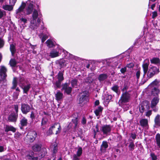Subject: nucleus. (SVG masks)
<instances>
[{
    "label": "nucleus",
    "mask_w": 160,
    "mask_h": 160,
    "mask_svg": "<svg viewBox=\"0 0 160 160\" xmlns=\"http://www.w3.org/2000/svg\"><path fill=\"white\" fill-rule=\"evenodd\" d=\"M27 135L29 137V139L31 142H33L36 138L37 134L35 131H31L28 133Z\"/></svg>",
    "instance_id": "nucleus-12"
},
{
    "label": "nucleus",
    "mask_w": 160,
    "mask_h": 160,
    "mask_svg": "<svg viewBox=\"0 0 160 160\" xmlns=\"http://www.w3.org/2000/svg\"><path fill=\"white\" fill-rule=\"evenodd\" d=\"M62 51L64 54V57L66 58H68L69 59L71 57V56L72 55V54L69 53L67 51L63 49L62 48Z\"/></svg>",
    "instance_id": "nucleus-36"
},
{
    "label": "nucleus",
    "mask_w": 160,
    "mask_h": 160,
    "mask_svg": "<svg viewBox=\"0 0 160 160\" xmlns=\"http://www.w3.org/2000/svg\"><path fill=\"white\" fill-rule=\"evenodd\" d=\"M103 108L101 106H99L94 111V112L96 116L98 117V118H99L101 114L102 113V112Z\"/></svg>",
    "instance_id": "nucleus-24"
},
{
    "label": "nucleus",
    "mask_w": 160,
    "mask_h": 160,
    "mask_svg": "<svg viewBox=\"0 0 160 160\" xmlns=\"http://www.w3.org/2000/svg\"><path fill=\"white\" fill-rule=\"evenodd\" d=\"M87 120L84 117H83L81 121V123L83 125H85L86 123Z\"/></svg>",
    "instance_id": "nucleus-60"
},
{
    "label": "nucleus",
    "mask_w": 160,
    "mask_h": 160,
    "mask_svg": "<svg viewBox=\"0 0 160 160\" xmlns=\"http://www.w3.org/2000/svg\"><path fill=\"white\" fill-rule=\"evenodd\" d=\"M62 81H59L58 80L56 81L55 84V87L56 88H60Z\"/></svg>",
    "instance_id": "nucleus-46"
},
{
    "label": "nucleus",
    "mask_w": 160,
    "mask_h": 160,
    "mask_svg": "<svg viewBox=\"0 0 160 160\" xmlns=\"http://www.w3.org/2000/svg\"><path fill=\"white\" fill-rule=\"evenodd\" d=\"M78 117H76L72 120V122L74 125V130L76 129L78 127Z\"/></svg>",
    "instance_id": "nucleus-33"
},
{
    "label": "nucleus",
    "mask_w": 160,
    "mask_h": 160,
    "mask_svg": "<svg viewBox=\"0 0 160 160\" xmlns=\"http://www.w3.org/2000/svg\"><path fill=\"white\" fill-rule=\"evenodd\" d=\"M72 89V88L69 86V84L66 83L62 85V90L64 91V93L69 94L71 92Z\"/></svg>",
    "instance_id": "nucleus-13"
},
{
    "label": "nucleus",
    "mask_w": 160,
    "mask_h": 160,
    "mask_svg": "<svg viewBox=\"0 0 160 160\" xmlns=\"http://www.w3.org/2000/svg\"><path fill=\"white\" fill-rule=\"evenodd\" d=\"M118 88L119 87L118 86V85H114L111 88V89L112 90L115 92L117 93L118 94Z\"/></svg>",
    "instance_id": "nucleus-48"
},
{
    "label": "nucleus",
    "mask_w": 160,
    "mask_h": 160,
    "mask_svg": "<svg viewBox=\"0 0 160 160\" xmlns=\"http://www.w3.org/2000/svg\"><path fill=\"white\" fill-rule=\"evenodd\" d=\"M28 19L25 18H22L20 19V20L23 23V24H25L28 21Z\"/></svg>",
    "instance_id": "nucleus-58"
},
{
    "label": "nucleus",
    "mask_w": 160,
    "mask_h": 160,
    "mask_svg": "<svg viewBox=\"0 0 160 160\" xmlns=\"http://www.w3.org/2000/svg\"><path fill=\"white\" fill-rule=\"evenodd\" d=\"M135 145L133 142H130L129 146V148L131 149H134Z\"/></svg>",
    "instance_id": "nucleus-59"
},
{
    "label": "nucleus",
    "mask_w": 160,
    "mask_h": 160,
    "mask_svg": "<svg viewBox=\"0 0 160 160\" xmlns=\"http://www.w3.org/2000/svg\"><path fill=\"white\" fill-rule=\"evenodd\" d=\"M136 134L135 132H132L130 133V138L133 140H134L136 138Z\"/></svg>",
    "instance_id": "nucleus-57"
},
{
    "label": "nucleus",
    "mask_w": 160,
    "mask_h": 160,
    "mask_svg": "<svg viewBox=\"0 0 160 160\" xmlns=\"http://www.w3.org/2000/svg\"><path fill=\"white\" fill-rule=\"evenodd\" d=\"M157 144L160 148V134L159 133L157 134L156 136Z\"/></svg>",
    "instance_id": "nucleus-44"
},
{
    "label": "nucleus",
    "mask_w": 160,
    "mask_h": 160,
    "mask_svg": "<svg viewBox=\"0 0 160 160\" xmlns=\"http://www.w3.org/2000/svg\"><path fill=\"white\" fill-rule=\"evenodd\" d=\"M32 150H41L43 148L41 144L40 143H36L32 147Z\"/></svg>",
    "instance_id": "nucleus-25"
},
{
    "label": "nucleus",
    "mask_w": 160,
    "mask_h": 160,
    "mask_svg": "<svg viewBox=\"0 0 160 160\" xmlns=\"http://www.w3.org/2000/svg\"><path fill=\"white\" fill-rule=\"evenodd\" d=\"M92 81L93 79L90 75H88L86 79H85V82L87 83H90L92 82Z\"/></svg>",
    "instance_id": "nucleus-45"
},
{
    "label": "nucleus",
    "mask_w": 160,
    "mask_h": 160,
    "mask_svg": "<svg viewBox=\"0 0 160 160\" xmlns=\"http://www.w3.org/2000/svg\"><path fill=\"white\" fill-rule=\"evenodd\" d=\"M2 8L8 11H12L13 8V7L12 5H4L2 6Z\"/></svg>",
    "instance_id": "nucleus-34"
},
{
    "label": "nucleus",
    "mask_w": 160,
    "mask_h": 160,
    "mask_svg": "<svg viewBox=\"0 0 160 160\" xmlns=\"http://www.w3.org/2000/svg\"><path fill=\"white\" fill-rule=\"evenodd\" d=\"M58 125V130L56 131V134H57L60 133L62 129L61 127L60 124L58 122H56L52 125L49 128L48 130L47 131L46 134L47 135L50 136L53 134V130L56 128V126Z\"/></svg>",
    "instance_id": "nucleus-5"
},
{
    "label": "nucleus",
    "mask_w": 160,
    "mask_h": 160,
    "mask_svg": "<svg viewBox=\"0 0 160 160\" xmlns=\"http://www.w3.org/2000/svg\"><path fill=\"white\" fill-rule=\"evenodd\" d=\"M4 44V40L0 38V48L3 47Z\"/></svg>",
    "instance_id": "nucleus-61"
},
{
    "label": "nucleus",
    "mask_w": 160,
    "mask_h": 160,
    "mask_svg": "<svg viewBox=\"0 0 160 160\" xmlns=\"http://www.w3.org/2000/svg\"><path fill=\"white\" fill-rule=\"evenodd\" d=\"M140 125L145 129H148V120L146 119H142L140 121Z\"/></svg>",
    "instance_id": "nucleus-19"
},
{
    "label": "nucleus",
    "mask_w": 160,
    "mask_h": 160,
    "mask_svg": "<svg viewBox=\"0 0 160 160\" xmlns=\"http://www.w3.org/2000/svg\"><path fill=\"white\" fill-rule=\"evenodd\" d=\"M112 95L108 94H106L104 97V99L105 101L109 102L112 99Z\"/></svg>",
    "instance_id": "nucleus-38"
},
{
    "label": "nucleus",
    "mask_w": 160,
    "mask_h": 160,
    "mask_svg": "<svg viewBox=\"0 0 160 160\" xmlns=\"http://www.w3.org/2000/svg\"><path fill=\"white\" fill-rule=\"evenodd\" d=\"M27 157L29 159H32V160H37L38 159L37 157H34L33 156H31L29 155H27Z\"/></svg>",
    "instance_id": "nucleus-55"
},
{
    "label": "nucleus",
    "mask_w": 160,
    "mask_h": 160,
    "mask_svg": "<svg viewBox=\"0 0 160 160\" xmlns=\"http://www.w3.org/2000/svg\"><path fill=\"white\" fill-rule=\"evenodd\" d=\"M99 131V126L97 124L95 126V127L93 129L94 138L95 137L96 135L97 134V133Z\"/></svg>",
    "instance_id": "nucleus-43"
},
{
    "label": "nucleus",
    "mask_w": 160,
    "mask_h": 160,
    "mask_svg": "<svg viewBox=\"0 0 160 160\" xmlns=\"http://www.w3.org/2000/svg\"><path fill=\"white\" fill-rule=\"evenodd\" d=\"M151 63L152 64L158 65L160 64V60L158 58H153L150 59Z\"/></svg>",
    "instance_id": "nucleus-27"
},
{
    "label": "nucleus",
    "mask_w": 160,
    "mask_h": 160,
    "mask_svg": "<svg viewBox=\"0 0 160 160\" xmlns=\"http://www.w3.org/2000/svg\"><path fill=\"white\" fill-rule=\"evenodd\" d=\"M13 107L15 111V113L18 114V105L17 104H14L13 105Z\"/></svg>",
    "instance_id": "nucleus-56"
},
{
    "label": "nucleus",
    "mask_w": 160,
    "mask_h": 160,
    "mask_svg": "<svg viewBox=\"0 0 160 160\" xmlns=\"http://www.w3.org/2000/svg\"><path fill=\"white\" fill-rule=\"evenodd\" d=\"M17 62L14 59H11L9 62L10 66L12 67H15L17 64Z\"/></svg>",
    "instance_id": "nucleus-42"
},
{
    "label": "nucleus",
    "mask_w": 160,
    "mask_h": 160,
    "mask_svg": "<svg viewBox=\"0 0 160 160\" xmlns=\"http://www.w3.org/2000/svg\"><path fill=\"white\" fill-rule=\"evenodd\" d=\"M7 68L3 66H0V81H4L7 77Z\"/></svg>",
    "instance_id": "nucleus-9"
},
{
    "label": "nucleus",
    "mask_w": 160,
    "mask_h": 160,
    "mask_svg": "<svg viewBox=\"0 0 160 160\" xmlns=\"http://www.w3.org/2000/svg\"><path fill=\"white\" fill-rule=\"evenodd\" d=\"M48 121V119L45 117H43L42 119L41 125H45L47 123Z\"/></svg>",
    "instance_id": "nucleus-49"
},
{
    "label": "nucleus",
    "mask_w": 160,
    "mask_h": 160,
    "mask_svg": "<svg viewBox=\"0 0 160 160\" xmlns=\"http://www.w3.org/2000/svg\"><path fill=\"white\" fill-rule=\"evenodd\" d=\"M21 111L22 113L24 114H27L30 112L31 109L30 106L27 103H22L21 104Z\"/></svg>",
    "instance_id": "nucleus-8"
},
{
    "label": "nucleus",
    "mask_w": 160,
    "mask_h": 160,
    "mask_svg": "<svg viewBox=\"0 0 160 160\" xmlns=\"http://www.w3.org/2000/svg\"><path fill=\"white\" fill-rule=\"evenodd\" d=\"M5 14V12L3 10L0 9V19L2 18Z\"/></svg>",
    "instance_id": "nucleus-54"
},
{
    "label": "nucleus",
    "mask_w": 160,
    "mask_h": 160,
    "mask_svg": "<svg viewBox=\"0 0 160 160\" xmlns=\"http://www.w3.org/2000/svg\"><path fill=\"white\" fill-rule=\"evenodd\" d=\"M17 80L18 84L21 87L24 84L28 82L27 80L22 77H20Z\"/></svg>",
    "instance_id": "nucleus-20"
},
{
    "label": "nucleus",
    "mask_w": 160,
    "mask_h": 160,
    "mask_svg": "<svg viewBox=\"0 0 160 160\" xmlns=\"http://www.w3.org/2000/svg\"><path fill=\"white\" fill-rule=\"evenodd\" d=\"M56 99L58 102L61 103L64 97L63 94L60 91L58 92L55 94Z\"/></svg>",
    "instance_id": "nucleus-17"
},
{
    "label": "nucleus",
    "mask_w": 160,
    "mask_h": 160,
    "mask_svg": "<svg viewBox=\"0 0 160 160\" xmlns=\"http://www.w3.org/2000/svg\"><path fill=\"white\" fill-rule=\"evenodd\" d=\"M38 8L36 10L40 9ZM34 2L30 0H28L26 3L22 2L21 5L20 7L16 10V17L17 18H19L20 17L23 15L25 13L24 11H25L27 15H29L32 13V11L34 12L35 10L34 9ZM33 12H32L33 13Z\"/></svg>",
    "instance_id": "nucleus-3"
},
{
    "label": "nucleus",
    "mask_w": 160,
    "mask_h": 160,
    "mask_svg": "<svg viewBox=\"0 0 160 160\" xmlns=\"http://www.w3.org/2000/svg\"><path fill=\"white\" fill-rule=\"evenodd\" d=\"M64 70H61L59 71L57 75V78L59 81H62L64 80L63 74Z\"/></svg>",
    "instance_id": "nucleus-28"
},
{
    "label": "nucleus",
    "mask_w": 160,
    "mask_h": 160,
    "mask_svg": "<svg viewBox=\"0 0 160 160\" xmlns=\"http://www.w3.org/2000/svg\"><path fill=\"white\" fill-rule=\"evenodd\" d=\"M149 61L148 59H145L142 64V68L143 72V78L142 80V84L145 83L149 78H152L155 75L157 74L159 72L158 68L152 66L149 67Z\"/></svg>",
    "instance_id": "nucleus-2"
},
{
    "label": "nucleus",
    "mask_w": 160,
    "mask_h": 160,
    "mask_svg": "<svg viewBox=\"0 0 160 160\" xmlns=\"http://www.w3.org/2000/svg\"><path fill=\"white\" fill-rule=\"evenodd\" d=\"M32 16V18L30 19L29 28L34 30L37 29L40 24V32L44 33H47V28L44 26L43 22H40L41 18L42 16L40 11L39 9L35 10Z\"/></svg>",
    "instance_id": "nucleus-1"
},
{
    "label": "nucleus",
    "mask_w": 160,
    "mask_h": 160,
    "mask_svg": "<svg viewBox=\"0 0 160 160\" xmlns=\"http://www.w3.org/2000/svg\"><path fill=\"white\" fill-rule=\"evenodd\" d=\"M148 39L149 40H147V41L148 42H152L154 40L155 38L153 37L152 35H150L149 36L147 35L146 38V39Z\"/></svg>",
    "instance_id": "nucleus-47"
},
{
    "label": "nucleus",
    "mask_w": 160,
    "mask_h": 160,
    "mask_svg": "<svg viewBox=\"0 0 160 160\" xmlns=\"http://www.w3.org/2000/svg\"><path fill=\"white\" fill-rule=\"evenodd\" d=\"M71 82L72 86L74 87L77 85V80L76 79H74L71 80Z\"/></svg>",
    "instance_id": "nucleus-52"
},
{
    "label": "nucleus",
    "mask_w": 160,
    "mask_h": 160,
    "mask_svg": "<svg viewBox=\"0 0 160 160\" xmlns=\"http://www.w3.org/2000/svg\"><path fill=\"white\" fill-rule=\"evenodd\" d=\"M158 82L157 80L153 81L150 85L152 86V87H157L158 86Z\"/></svg>",
    "instance_id": "nucleus-51"
},
{
    "label": "nucleus",
    "mask_w": 160,
    "mask_h": 160,
    "mask_svg": "<svg viewBox=\"0 0 160 160\" xmlns=\"http://www.w3.org/2000/svg\"><path fill=\"white\" fill-rule=\"evenodd\" d=\"M154 121L155 126L160 127V115L159 114L157 115L154 118Z\"/></svg>",
    "instance_id": "nucleus-26"
},
{
    "label": "nucleus",
    "mask_w": 160,
    "mask_h": 160,
    "mask_svg": "<svg viewBox=\"0 0 160 160\" xmlns=\"http://www.w3.org/2000/svg\"><path fill=\"white\" fill-rule=\"evenodd\" d=\"M82 151H78L77 154H74L73 156V160H79L78 157H79L82 154Z\"/></svg>",
    "instance_id": "nucleus-35"
},
{
    "label": "nucleus",
    "mask_w": 160,
    "mask_h": 160,
    "mask_svg": "<svg viewBox=\"0 0 160 160\" xmlns=\"http://www.w3.org/2000/svg\"><path fill=\"white\" fill-rule=\"evenodd\" d=\"M62 50V48L58 46L56 48L52 50L50 53L49 56L52 58L58 56L60 54Z\"/></svg>",
    "instance_id": "nucleus-6"
},
{
    "label": "nucleus",
    "mask_w": 160,
    "mask_h": 160,
    "mask_svg": "<svg viewBox=\"0 0 160 160\" xmlns=\"http://www.w3.org/2000/svg\"><path fill=\"white\" fill-rule=\"evenodd\" d=\"M151 156L152 157V160H156L157 159L156 156L153 153L151 154Z\"/></svg>",
    "instance_id": "nucleus-64"
},
{
    "label": "nucleus",
    "mask_w": 160,
    "mask_h": 160,
    "mask_svg": "<svg viewBox=\"0 0 160 160\" xmlns=\"http://www.w3.org/2000/svg\"><path fill=\"white\" fill-rule=\"evenodd\" d=\"M10 49L12 55L13 56L16 51L15 46L13 44H11L10 45Z\"/></svg>",
    "instance_id": "nucleus-41"
},
{
    "label": "nucleus",
    "mask_w": 160,
    "mask_h": 160,
    "mask_svg": "<svg viewBox=\"0 0 160 160\" xmlns=\"http://www.w3.org/2000/svg\"><path fill=\"white\" fill-rule=\"evenodd\" d=\"M49 48H52L54 45V43L51 40H48L46 42Z\"/></svg>",
    "instance_id": "nucleus-40"
},
{
    "label": "nucleus",
    "mask_w": 160,
    "mask_h": 160,
    "mask_svg": "<svg viewBox=\"0 0 160 160\" xmlns=\"http://www.w3.org/2000/svg\"><path fill=\"white\" fill-rule=\"evenodd\" d=\"M159 101L158 97H157L154 98L151 102V107L153 108L158 103Z\"/></svg>",
    "instance_id": "nucleus-22"
},
{
    "label": "nucleus",
    "mask_w": 160,
    "mask_h": 160,
    "mask_svg": "<svg viewBox=\"0 0 160 160\" xmlns=\"http://www.w3.org/2000/svg\"><path fill=\"white\" fill-rule=\"evenodd\" d=\"M68 63V61H66L64 59L60 60L59 62V65L61 68L65 67Z\"/></svg>",
    "instance_id": "nucleus-31"
},
{
    "label": "nucleus",
    "mask_w": 160,
    "mask_h": 160,
    "mask_svg": "<svg viewBox=\"0 0 160 160\" xmlns=\"http://www.w3.org/2000/svg\"><path fill=\"white\" fill-rule=\"evenodd\" d=\"M108 147V142L106 141H103L102 142V143L101 146V150H103V149H107Z\"/></svg>",
    "instance_id": "nucleus-37"
},
{
    "label": "nucleus",
    "mask_w": 160,
    "mask_h": 160,
    "mask_svg": "<svg viewBox=\"0 0 160 160\" xmlns=\"http://www.w3.org/2000/svg\"><path fill=\"white\" fill-rule=\"evenodd\" d=\"M160 90L158 87H152L151 89V95L155 97H158V94Z\"/></svg>",
    "instance_id": "nucleus-18"
},
{
    "label": "nucleus",
    "mask_w": 160,
    "mask_h": 160,
    "mask_svg": "<svg viewBox=\"0 0 160 160\" xmlns=\"http://www.w3.org/2000/svg\"><path fill=\"white\" fill-rule=\"evenodd\" d=\"M16 91L14 92L13 94V99L14 101L18 99L19 92H20V90L18 87L16 88Z\"/></svg>",
    "instance_id": "nucleus-30"
},
{
    "label": "nucleus",
    "mask_w": 160,
    "mask_h": 160,
    "mask_svg": "<svg viewBox=\"0 0 160 160\" xmlns=\"http://www.w3.org/2000/svg\"><path fill=\"white\" fill-rule=\"evenodd\" d=\"M112 127L110 125H105L102 126L100 128L101 131L103 135H108L111 131Z\"/></svg>",
    "instance_id": "nucleus-7"
},
{
    "label": "nucleus",
    "mask_w": 160,
    "mask_h": 160,
    "mask_svg": "<svg viewBox=\"0 0 160 160\" xmlns=\"http://www.w3.org/2000/svg\"><path fill=\"white\" fill-rule=\"evenodd\" d=\"M128 88V87L127 85L124 84L123 86V88L122 89V91L124 92H127V90Z\"/></svg>",
    "instance_id": "nucleus-63"
},
{
    "label": "nucleus",
    "mask_w": 160,
    "mask_h": 160,
    "mask_svg": "<svg viewBox=\"0 0 160 160\" xmlns=\"http://www.w3.org/2000/svg\"><path fill=\"white\" fill-rule=\"evenodd\" d=\"M88 101V94L83 93L79 99V103L84 104Z\"/></svg>",
    "instance_id": "nucleus-14"
},
{
    "label": "nucleus",
    "mask_w": 160,
    "mask_h": 160,
    "mask_svg": "<svg viewBox=\"0 0 160 160\" xmlns=\"http://www.w3.org/2000/svg\"><path fill=\"white\" fill-rule=\"evenodd\" d=\"M21 126L20 127V128L22 129V127L26 126L28 124V120L24 117H23L20 120V123Z\"/></svg>",
    "instance_id": "nucleus-21"
},
{
    "label": "nucleus",
    "mask_w": 160,
    "mask_h": 160,
    "mask_svg": "<svg viewBox=\"0 0 160 160\" xmlns=\"http://www.w3.org/2000/svg\"><path fill=\"white\" fill-rule=\"evenodd\" d=\"M18 83L17 80L16 79V78H14L12 82V86L11 88V89H15L16 88L17 86V84Z\"/></svg>",
    "instance_id": "nucleus-39"
},
{
    "label": "nucleus",
    "mask_w": 160,
    "mask_h": 160,
    "mask_svg": "<svg viewBox=\"0 0 160 160\" xmlns=\"http://www.w3.org/2000/svg\"><path fill=\"white\" fill-rule=\"evenodd\" d=\"M73 59L74 60L76 61H78L80 60V58L77 56L73 55L72 54L69 59Z\"/></svg>",
    "instance_id": "nucleus-50"
},
{
    "label": "nucleus",
    "mask_w": 160,
    "mask_h": 160,
    "mask_svg": "<svg viewBox=\"0 0 160 160\" xmlns=\"http://www.w3.org/2000/svg\"><path fill=\"white\" fill-rule=\"evenodd\" d=\"M139 111L141 113H142L144 111H148L149 109V104L146 102L142 103L139 106Z\"/></svg>",
    "instance_id": "nucleus-10"
},
{
    "label": "nucleus",
    "mask_w": 160,
    "mask_h": 160,
    "mask_svg": "<svg viewBox=\"0 0 160 160\" xmlns=\"http://www.w3.org/2000/svg\"><path fill=\"white\" fill-rule=\"evenodd\" d=\"M36 114L33 112L32 111L30 115V118L32 121L35 118Z\"/></svg>",
    "instance_id": "nucleus-53"
},
{
    "label": "nucleus",
    "mask_w": 160,
    "mask_h": 160,
    "mask_svg": "<svg viewBox=\"0 0 160 160\" xmlns=\"http://www.w3.org/2000/svg\"><path fill=\"white\" fill-rule=\"evenodd\" d=\"M146 111V112L145 114L146 116L148 117H149L152 114V111L148 110V111Z\"/></svg>",
    "instance_id": "nucleus-62"
},
{
    "label": "nucleus",
    "mask_w": 160,
    "mask_h": 160,
    "mask_svg": "<svg viewBox=\"0 0 160 160\" xmlns=\"http://www.w3.org/2000/svg\"><path fill=\"white\" fill-rule=\"evenodd\" d=\"M73 123L70 122L69 123L67 127V132L69 133L70 134H72L73 132H75L76 129L74 130V127H73Z\"/></svg>",
    "instance_id": "nucleus-23"
},
{
    "label": "nucleus",
    "mask_w": 160,
    "mask_h": 160,
    "mask_svg": "<svg viewBox=\"0 0 160 160\" xmlns=\"http://www.w3.org/2000/svg\"><path fill=\"white\" fill-rule=\"evenodd\" d=\"M31 84L30 83H29L28 82H27L23 86L22 85V86L21 87V88L23 90V93L27 94L31 87Z\"/></svg>",
    "instance_id": "nucleus-15"
},
{
    "label": "nucleus",
    "mask_w": 160,
    "mask_h": 160,
    "mask_svg": "<svg viewBox=\"0 0 160 160\" xmlns=\"http://www.w3.org/2000/svg\"><path fill=\"white\" fill-rule=\"evenodd\" d=\"M44 33L41 32L38 35L39 37L41 39L42 43L44 42L48 38V36L46 33L45 34Z\"/></svg>",
    "instance_id": "nucleus-29"
},
{
    "label": "nucleus",
    "mask_w": 160,
    "mask_h": 160,
    "mask_svg": "<svg viewBox=\"0 0 160 160\" xmlns=\"http://www.w3.org/2000/svg\"><path fill=\"white\" fill-rule=\"evenodd\" d=\"M130 91L125 92L122 94L119 100V104L122 106L129 102L131 97V94L129 93Z\"/></svg>",
    "instance_id": "nucleus-4"
},
{
    "label": "nucleus",
    "mask_w": 160,
    "mask_h": 160,
    "mask_svg": "<svg viewBox=\"0 0 160 160\" xmlns=\"http://www.w3.org/2000/svg\"><path fill=\"white\" fill-rule=\"evenodd\" d=\"M4 131L5 132H8L9 131H11L13 132H15L16 129L13 126L11 125H6L4 127Z\"/></svg>",
    "instance_id": "nucleus-16"
},
{
    "label": "nucleus",
    "mask_w": 160,
    "mask_h": 160,
    "mask_svg": "<svg viewBox=\"0 0 160 160\" xmlns=\"http://www.w3.org/2000/svg\"><path fill=\"white\" fill-rule=\"evenodd\" d=\"M18 114H16L15 112L11 113L8 117V121L9 122H15L17 119Z\"/></svg>",
    "instance_id": "nucleus-11"
},
{
    "label": "nucleus",
    "mask_w": 160,
    "mask_h": 160,
    "mask_svg": "<svg viewBox=\"0 0 160 160\" xmlns=\"http://www.w3.org/2000/svg\"><path fill=\"white\" fill-rule=\"evenodd\" d=\"M108 77L107 75L106 74H100L98 77V80L101 82L106 79Z\"/></svg>",
    "instance_id": "nucleus-32"
}]
</instances>
